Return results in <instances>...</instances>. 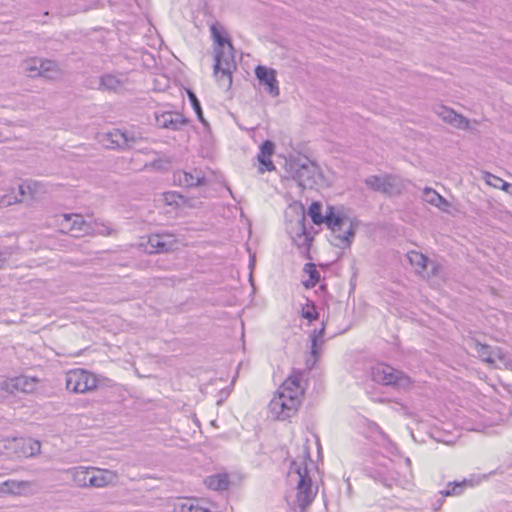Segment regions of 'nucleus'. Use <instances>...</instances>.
Returning a JSON list of instances; mask_svg holds the SVG:
<instances>
[{
  "mask_svg": "<svg viewBox=\"0 0 512 512\" xmlns=\"http://www.w3.org/2000/svg\"><path fill=\"white\" fill-rule=\"evenodd\" d=\"M93 467H73L68 470L74 483L79 487H90L89 478H91Z\"/></svg>",
  "mask_w": 512,
  "mask_h": 512,
  "instance_id": "23",
  "label": "nucleus"
},
{
  "mask_svg": "<svg viewBox=\"0 0 512 512\" xmlns=\"http://www.w3.org/2000/svg\"><path fill=\"white\" fill-rule=\"evenodd\" d=\"M138 137L133 133L122 131L120 129H114L103 135V143L107 148L115 149L120 148L124 149L130 147L132 144L136 143Z\"/></svg>",
  "mask_w": 512,
  "mask_h": 512,
  "instance_id": "12",
  "label": "nucleus"
},
{
  "mask_svg": "<svg viewBox=\"0 0 512 512\" xmlns=\"http://www.w3.org/2000/svg\"><path fill=\"white\" fill-rule=\"evenodd\" d=\"M347 488H348V490H350V489H351V485H350V483H347Z\"/></svg>",
  "mask_w": 512,
  "mask_h": 512,
  "instance_id": "45",
  "label": "nucleus"
},
{
  "mask_svg": "<svg viewBox=\"0 0 512 512\" xmlns=\"http://www.w3.org/2000/svg\"><path fill=\"white\" fill-rule=\"evenodd\" d=\"M365 430L363 434L366 438L373 441L377 446L383 448L385 451L394 454L397 450L396 445L388 437L386 433L375 422L364 419Z\"/></svg>",
  "mask_w": 512,
  "mask_h": 512,
  "instance_id": "9",
  "label": "nucleus"
},
{
  "mask_svg": "<svg viewBox=\"0 0 512 512\" xmlns=\"http://www.w3.org/2000/svg\"><path fill=\"white\" fill-rule=\"evenodd\" d=\"M428 268H430V272H428V275H432V276H438L439 272L441 270V266L438 263L431 261L430 259H429Z\"/></svg>",
  "mask_w": 512,
  "mask_h": 512,
  "instance_id": "41",
  "label": "nucleus"
},
{
  "mask_svg": "<svg viewBox=\"0 0 512 512\" xmlns=\"http://www.w3.org/2000/svg\"><path fill=\"white\" fill-rule=\"evenodd\" d=\"M285 218L286 232L290 239L298 248L303 249L305 257L311 260L310 250L318 230H314L308 223L304 206L300 203L289 205L285 211Z\"/></svg>",
  "mask_w": 512,
  "mask_h": 512,
  "instance_id": "2",
  "label": "nucleus"
},
{
  "mask_svg": "<svg viewBox=\"0 0 512 512\" xmlns=\"http://www.w3.org/2000/svg\"><path fill=\"white\" fill-rule=\"evenodd\" d=\"M321 289H322V294H323L326 290V285L323 282H322Z\"/></svg>",
  "mask_w": 512,
  "mask_h": 512,
  "instance_id": "44",
  "label": "nucleus"
},
{
  "mask_svg": "<svg viewBox=\"0 0 512 512\" xmlns=\"http://www.w3.org/2000/svg\"><path fill=\"white\" fill-rule=\"evenodd\" d=\"M446 496L442 495L440 491L431 499V508L434 511H438L441 509Z\"/></svg>",
  "mask_w": 512,
  "mask_h": 512,
  "instance_id": "39",
  "label": "nucleus"
},
{
  "mask_svg": "<svg viewBox=\"0 0 512 512\" xmlns=\"http://www.w3.org/2000/svg\"><path fill=\"white\" fill-rule=\"evenodd\" d=\"M155 119L158 127L174 131L181 129V127L187 123V119L181 114L170 111L161 114L156 113Z\"/></svg>",
  "mask_w": 512,
  "mask_h": 512,
  "instance_id": "16",
  "label": "nucleus"
},
{
  "mask_svg": "<svg viewBox=\"0 0 512 512\" xmlns=\"http://www.w3.org/2000/svg\"><path fill=\"white\" fill-rule=\"evenodd\" d=\"M325 323L324 321L322 320V328H321V331H322V338L324 337V333H325Z\"/></svg>",
  "mask_w": 512,
  "mask_h": 512,
  "instance_id": "43",
  "label": "nucleus"
},
{
  "mask_svg": "<svg viewBox=\"0 0 512 512\" xmlns=\"http://www.w3.org/2000/svg\"><path fill=\"white\" fill-rule=\"evenodd\" d=\"M61 231L72 237L80 238L95 232L93 224L86 221L80 214H63L58 220Z\"/></svg>",
  "mask_w": 512,
  "mask_h": 512,
  "instance_id": "8",
  "label": "nucleus"
},
{
  "mask_svg": "<svg viewBox=\"0 0 512 512\" xmlns=\"http://www.w3.org/2000/svg\"><path fill=\"white\" fill-rule=\"evenodd\" d=\"M187 94H188L190 104L197 115V118L205 127H208V122L206 121V119L203 116L201 104H200V101L198 100L197 96L191 90H187Z\"/></svg>",
  "mask_w": 512,
  "mask_h": 512,
  "instance_id": "33",
  "label": "nucleus"
},
{
  "mask_svg": "<svg viewBox=\"0 0 512 512\" xmlns=\"http://www.w3.org/2000/svg\"><path fill=\"white\" fill-rule=\"evenodd\" d=\"M473 486V480L462 479L459 481L448 482L444 489L440 490V493L446 497H457L462 495L467 488Z\"/></svg>",
  "mask_w": 512,
  "mask_h": 512,
  "instance_id": "22",
  "label": "nucleus"
},
{
  "mask_svg": "<svg viewBox=\"0 0 512 512\" xmlns=\"http://www.w3.org/2000/svg\"><path fill=\"white\" fill-rule=\"evenodd\" d=\"M177 239L172 233H155L148 237L145 250L150 253H165L173 251L176 248Z\"/></svg>",
  "mask_w": 512,
  "mask_h": 512,
  "instance_id": "10",
  "label": "nucleus"
},
{
  "mask_svg": "<svg viewBox=\"0 0 512 512\" xmlns=\"http://www.w3.org/2000/svg\"><path fill=\"white\" fill-rule=\"evenodd\" d=\"M127 78L124 74L107 73L100 78V89L117 92L123 88Z\"/></svg>",
  "mask_w": 512,
  "mask_h": 512,
  "instance_id": "20",
  "label": "nucleus"
},
{
  "mask_svg": "<svg viewBox=\"0 0 512 512\" xmlns=\"http://www.w3.org/2000/svg\"><path fill=\"white\" fill-rule=\"evenodd\" d=\"M316 448H317V454L320 456V440L318 437H316Z\"/></svg>",
  "mask_w": 512,
  "mask_h": 512,
  "instance_id": "42",
  "label": "nucleus"
},
{
  "mask_svg": "<svg viewBox=\"0 0 512 512\" xmlns=\"http://www.w3.org/2000/svg\"><path fill=\"white\" fill-rule=\"evenodd\" d=\"M307 215L314 225L320 227V201H314L310 205Z\"/></svg>",
  "mask_w": 512,
  "mask_h": 512,
  "instance_id": "37",
  "label": "nucleus"
},
{
  "mask_svg": "<svg viewBox=\"0 0 512 512\" xmlns=\"http://www.w3.org/2000/svg\"><path fill=\"white\" fill-rule=\"evenodd\" d=\"M322 224L329 230L326 238L332 246L340 249L350 247L355 237V228L343 206L328 205L325 214H322Z\"/></svg>",
  "mask_w": 512,
  "mask_h": 512,
  "instance_id": "3",
  "label": "nucleus"
},
{
  "mask_svg": "<svg viewBox=\"0 0 512 512\" xmlns=\"http://www.w3.org/2000/svg\"><path fill=\"white\" fill-rule=\"evenodd\" d=\"M368 476L387 488L394 486L403 487V480L400 479L398 472L388 465L370 468L368 470Z\"/></svg>",
  "mask_w": 512,
  "mask_h": 512,
  "instance_id": "11",
  "label": "nucleus"
},
{
  "mask_svg": "<svg viewBox=\"0 0 512 512\" xmlns=\"http://www.w3.org/2000/svg\"><path fill=\"white\" fill-rule=\"evenodd\" d=\"M90 487L103 488L115 485L118 482V474L115 471L101 468H92Z\"/></svg>",
  "mask_w": 512,
  "mask_h": 512,
  "instance_id": "15",
  "label": "nucleus"
},
{
  "mask_svg": "<svg viewBox=\"0 0 512 512\" xmlns=\"http://www.w3.org/2000/svg\"><path fill=\"white\" fill-rule=\"evenodd\" d=\"M434 112L445 122L455 126L456 128H467L469 125L468 120L457 114L453 109L444 105H436Z\"/></svg>",
  "mask_w": 512,
  "mask_h": 512,
  "instance_id": "17",
  "label": "nucleus"
},
{
  "mask_svg": "<svg viewBox=\"0 0 512 512\" xmlns=\"http://www.w3.org/2000/svg\"><path fill=\"white\" fill-rule=\"evenodd\" d=\"M174 182L183 187H198L207 184V180L202 171L194 169L193 171L178 170L173 174Z\"/></svg>",
  "mask_w": 512,
  "mask_h": 512,
  "instance_id": "14",
  "label": "nucleus"
},
{
  "mask_svg": "<svg viewBox=\"0 0 512 512\" xmlns=\"http://www.w3.org/2000/svg\"><path fill=\"white\" fill-rule=\"evenodd\" d=\"M275 145L270 140H265L259 147V153L257 159L260 163L259 172L264 173L265 171L275 170V165L271 160V156L274 153Z\"/></svg>",
  "mask_w": 512,
  "mask_h": 512,
  "instance_id": "18",
  "label": "nucleus"
},
{
  "mask_svg": "<svg viewBox=\"0 0 512 512\" xmlns=\"http://www.w3.org/2000/svg\"><path fill=\"white\" fill-rule=\"evenodd\" d=\"M403 189L402 180L400 177L395 175L385 174L383 186H381V192L383 194L392 196L398 195Z\"/></svg>",
  "mask_w": 512,
  "mask_h": 512,
  "instance_id": "24",
  "label": "nucleus"
},
{
  "mask_svg": "<svg viewBox=\"0 0 512 512\" xmlns=\"http://www.w3.org/2000/svg\"><path fill=\"white\" fill-rule=\"evenodd\" d=\"M66 389L72 393L84 394L97 388L98 379L84 369H72L65 376Z\"/></svg>",
  "mask_w": 512,
  "mask_h": 512,
  "instance_id": "7",
  "label": "nucleus"
},
{
  "mask_svg": "<svg viewBox=\"0 0 512 512\" xmlns=\"http://www.w3.org/2000/svg\"><path fill=\"white\" fill-rule=\"evenodd\" d=\"M211 34L215 42V47H224L225 45L232 44L229 38L225 36V31L222 27L212 25Z\"/></svg>",
  "mask_w": 512,
  "mask_h": 512,
  "instance_id": "32",
  "label": "nucleus"
},
{
  "mask_svg": "<svg viewBox=\"0 0 512 512\" xmlns=\"http://www.w3.org/2000/svg\"><path fill=\"white\" fill-rule=\"evenodd\" d=\"M475 350L483 362L490 364L494 363V350L490 345L475 342Z\"/></svg>",
  "mask_w": 512,
  "mask_h": 512,
  "instance_id": "31",
  "label": "nucleus"
},
{
  "mask_svg": "<svg viewBox=\"0 0 512 512\" xmlns=\"http://www.w3.org/2000/svg\"><path fill=\"white\" fill-rule=\"evenodd\" d=\"M311 351L305 362V371L294 370L292 374L278 388L269 403V411L277 420H286L296 414L300 397L304 388L302 382L306 371H310L319 358L320 330L314 329L310 335Z\"/></svg>",
  "mask_w": 512,
  "mask_h": 512,
  "instance_id": "1",
  "label": "nucleus"
},
{
  "mask_svg": "<svg viewBox=\"0 0 512 512\" xmlns=\"http://www.w3.org/2000/svg\"><path fill=\"white\" fill-rule=\"evenodd\" d=\"M37 381L34 378L19 376L11 380V386L16 391L31 393L35 390Z\"/></svg>",
  "mask_w": 512,
  "mask_h": 512,
  "instance_id": "27",
  "label": "nucleus"
},
{
  "mask_svg": "<svg viewBox=\"0 0 512 512\" xmlns=\"http://www.w3.org/2000/svg\"><path fill=\"white\" fill-rule=\"evenodd\" d=\"M53 66H54V62H52V61H49V60L41 61L40 68L38 69V74L42 75L43 73L51 71L53 69ZM29 70L36 71L37 68H30Z\"/></svg>",
  "mask_w": 512,
  "mask_h": 512,
  "instance_id": "40",
  "label": "nucleus"
},
{
  "mask_svg": "<svg viewBox=\"0 0 512 512\" xmlns=\"http://www.w3.org/2000/svg\"><path fill=\"white\" fill-rule=\"evenodd\" d=\"M26 190L31 191V186L29 184H19L17 192L12 191L11 193L5 194L0 198V207H7L22 201L26 194Z\"/></svg>",
  "mask_w": 512,
  "mask_h": 512,
  "instance_id": "25",
  "label": "nucleus"
},
{
  "mask_svg": "<svg viewBox=\"0 0 512 512\" xmlns=\"http://www.w3.org/2000/svg\"><path fill=\"white\" fill-rule=\"evenodd\" d=\"M293 474H295L297 478L295 505L303 511L314 501L317 495L318 486L312 483L307 468H302L295 462H293L290 468L289 477L291 478Z\"/></svg>",
  "mask_w": 512,
  "mask_h": 512,
  "instance_id": "6",
  "label": "nucleus"
},
{
  "mask_svg": "<svg viewBox=\"0 0 512 512\" xmlns=\"http://www.w3.org/2000/svg\"><path fill=\"white\" fill-rule=\"evenodd\" d=\"M385 175H372L366 178V185L376 192H381V186H383Z\"/></svg>",
  "mask_w": 512,
  "mask_h": 512,
  "instance_id": "36",
  "label": "nucleus"
},
{
  "mask_svg": "<svg viewBox=\"0 0 512 512\" xmlns=\"http://www.w3.org/2000/svg\"><path fill=\"white\" fill-rule=\"evenodd\" d=\"M370 375L375 383L397 390H408L413 385V380L406 373L383 362L373 365Z\"/></svg>",
  "mask_w": 512,
  "mask_h": 512,
  "instance_id": "4",
  "label": "nucleus"
},
{
  "mask_svg": "<svg viewBox=\"0 0 512 512\" xmlns=\"http://www.w3.org/2000/svg\"><path fill=\"white\" fill-rule=\"evenodd\" d=\"M255 75L268 94L272 97H277L280 94L276 71L274 69L258 65L255 68Z\"/></svg>",
  "mask_w": 512,
  "mask_h": 512,
  "instance_id": "13",
  "label": "nucleus"
},
{
  "mask_svg": "<svg viewBox=\"0 0 512 512\" xmlns=\"http://www.w3.org/2000/svg\"><path fill=\"white\" fill-rule=\"evenodd\" d=\"M204 482L208 489L214 491H224L229 487V479L226 474H215L209 476Z\"/></svg>",
  "mask_w": 512,
  "mask_h": 512,
  "instance_id": "26",
  "label": "nucleus"
},
{
  "mask_svg": "<svg viewBox=\"0 0 512 512\" xmlns=\"http://www.w3.org/2000/svg\"><path fill=\"white\" fill-rule=\"evenodd\" d=\"M486 182L495 188H500L505 191H508L509 188H512L510 183L490 173H487L486 175Z\"/></svg>",
  "mask_w": 512,
  "mask_h": 512,
  "instance_id": "35",
  "label": "nucleus"
},
{
  "mask_svg": "<svg viewBox=\"0 0 512 512\" xmlns=\"http://www.w3.org/2000/svg\"><path fill=\"white\" fill-rule=\"evenodd\" d=\"M13 254V248L10 246L0 247V269L4 268Z\"/></svg>",
  "mask_w": 512,
  "mask_h": 512,
  "instance_id": "38",
  "label": "nucleus"
},
{
  "mask_svg": "<svg viewBox=\"0 0 512 512\" xmlns=\"http://www.w3.org/2000/svg\"><path fill=\"white\" fill-rule=\"evenodd\" d=\"M303 273L307 274L309 276V279L303 280V285L306 288H312L314 287L317 282L319 281V273L317 271L316 265L314 263H306L303 268Z\"/></svg>",
  "mask_w": 512,
  "mask_h": 512,
  "instance_id": "30",
  "label": "nucleus"
},
{
  "mask_svg": "<svg viewBox=\"0 0 512 512\" xmlns=\"http://www.w3.org/2000/svg\"><path fill=\"white\" fill-rule=\"evenodd\" d=\"M301 315L303 318L307 319L309 322L318 319L319 314L314 302L309 299L306 300V303L302 305Z\"/></svg>",
  "mask_w": 512,
  "mask_h": 512,
  "instance_id": "34",
  "label": "nucleus"
},
{
  "mask_svg": "<svg viewBox=\"0 0 512 512\" xmlns=\"http://www.w3.org/2000/svg\"><path fill=\"white\" fill-rule=\"evenodd\" d=\"M31 483L28 481H18L9 479L2 483H0V496L3 495H21L23 494L29 487Z\"/></svg>",
  "mask_w": 512,
  "mask_h": 512,
  "instance_id": "21",
  "label": "nucleus"
},
{
  "mask_svg": "<svg viewBox=\"0 0 512 512\" xmlns=\"http://www.w3.org/2000/svg\"><path fill=\"white\" fill-rule=\"evenodd\" d=\"M422 199L426 203L437 207L443 212H447L450 207L448 200L430 187H425L423 189Z\"/></svg>",
  "mask_w": 512,
  "mask_h": 512,
  "instance_id": "19",
  "label": "nucleus"
},
{
  "mask_svg": "<svg viewBox=\"0 0 512 512\" xmlns=\"http://www.w3.org/2000/svg\"><path fill=\"white\" fill-rule=\"evenodd\" d=\"M407 258L410 264L416 268L418 273H422L428 269L429 258L421 252L410 251L407 253Z\"/></svg>",
  "mask_w": 512,
  "mask_h": 512,
  "instance_id": "29",
  "label": "nucleus"
},
{
  "mask_svg": "<svg viewBox=\"0 0 512 512\" xmlns=\"http://www.w3.org/2000/svg\"><path fill=\"white\" fill-rule=\"evenodd\" d=\"M214 52V75L219 86L229 89L232 85V71L236 68L233 45L214 47Z\"/></svg>",
  "mask_w": 512,
  "mask_h": 512,
  "instance_id": "5",
  "label": "nucleus"
},
{
  "mask_svg": "<svg viewBox=\"0 0 512 512\" xmlns=\"http://www.w3.org/2000/svg\"><path fill=\"white\" fill-rule=\"evenodd\" d=\"M177 512H211L209 508L202 506L197 499H185L175 505Z\"/></svg>",
  "mask_w": 512,
  "mask_h": 512,
  "instance_id": "28",
  "label": "nucleus"
}]
</instances>
